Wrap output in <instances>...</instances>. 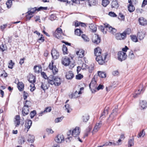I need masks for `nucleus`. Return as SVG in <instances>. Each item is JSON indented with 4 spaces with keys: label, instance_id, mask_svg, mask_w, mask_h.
Masks as SVG:
<instances>
[{
    "label": "nucleus",
    "instance_id": "1",
    "mask_svg": "<svg viewBox=\"0 0 147 147\" xmlns=\"http://www.w3.org/2000/svg\"><path fill=\"white\" fill-rule=\"evenodd\" d=\"M94 53L96 56V60L100 65H102L105 63V60L108 54L107 53H103L102 50L99 47H97L94 50Z\"/></svg>",
    "mask_w": 147,
    "mask_h": 147
},
{
    "label": "nucleus",
    "instance_id": "2",
    "mask_svg": "<svg viewBox=\"0 0 147 147\" xmlns=\"http://www.w3.org/2000/svg\"><path fill=\"white\" fill-rule=\"evenodd\" d=\"M61 81L60 78L53 75H50L48 78V82L51 85L54 84L56 86H59L61 84Z\"/></svg>",
    "mask_w": 147,
    "mask_h": 147
},
{
    "label": "nucleus",
    "instance_id": "3",
    "mask_svg": "<svg viewBox=\"0 0 147 147\" xmlns=\"http://www.w3.org/2000/svg\"><path fill=\"white\" fill-rule=\"evenodd\" d=\"M24 105L22 111V116L23 117H24L28 114L29 112V108L31 106L32 103L29 101L26 100L24 103Z\"/></svg>",
    "mask_w": 147,
    "mask_h": 147
},
{
    "label": "nucleus",
    "instance_id": "4",
    "mask_svg": "<svg viewBox=\"0 0 147 147\" xmlns=\"http://www.w3.org/2000/svg\"><path fill=\"white\" fill-rule=\"evenodd\" d=\"M28 81L32 83L30 85V87L31 88H30V90L32 92L34 90L35 88L34 84V83L36 82L35 77L32 75H30L28 79Z\"/></svg>",
    "mask_w": 147,
    "mask_h": 147
},
{
    "label": "nucleus",
    "instance_id": "5",
    "mask_svg": "<svg viewBox=\"0 0 147 147\" xmlns=\"http://www.w3.org/2000/svg\"><path fill=\"white\" fill-rule=\"evenodd\" d=\"M97 84L94 78L92 79L91 82L89 84V87L90 90L92 93L95 92L96 89Z\"/></svg>",
    "mask_w": 147,
    "mask_h": 147
},
{
    "label": "nucleus",
    "instance_id": "6",
    "mask_svg": "<svg viewBox=\"0 0 147 147\" xmlns=\"http://www.w3.org/2000/svg\"><path fill=\"white\" fill-rule=\"evenodd\" d=\"M117 55L118 59L121 61L126 59L127 57L126 53L123 51H119Z\"/></svg>",
    "mask_w": 147,
    "mask_h": 147
},
{
    "label": "nucleus",
    "instance_id": "7",
    "mask_svg": "<svg viewBox=\"0 0 147 147\" xmlns=\"http://www.w3.org/2000/svg\"><path fill=\"white\" fill-rule=\"evenodd\" d=\"M63 34L62 30L59 28L56 29L53 34L54 36L57 38H62Z\"/></svg>",
    "mask_w": 147,
    "mask_h": 147
},
{
    "label": "nucleus",
    "instance_id": "8",
    "mask_svg": "<svg viewBox=\"0 0 147 147\" xmlns=\"http://www.w3.org/2000/svg\"><path fill=\"white\" fill-rule=\"evenodd\" d=\"M54 62L52 61L51 63H50L49 65L48 68L51 70L54 74H56L58 71V69L55 65H53Z\"/></svg>",
    "mask_w": 147,
    "mask_h": 147
},
{
    "label": "nucleus",
    "instance_id": "9",
    "mask_svg": "<svg viewBox=\"0 0 147 147\" xmlns=\"http://www.w3.org/2000/svg\"><path fill=\"white\" fill-rule=\"evenodd\" d=\"M105 25L106 27L107 30L111 34H114L116 33L117 31L115 29L112 27L108 24L107 23H105Z\"/></svg>",
    "mask_w": 147,
    "mask_h": 147
},
{
    "label": "nucleus",
    "instance_id": "10",
    "mask_svg": "<svg viewBox=\"0 0 147 147\" xmlns=\"http://www.w3.org/2000/svg\"><path fill=\"white\" fill-rule=\"evenodd\" d=\"M61 63L65 66L68 65L70 62L69 58L65 57H63L61 60Z\"/></svg>",
    "mask_w": 147,
    "mask_h": 147
},
{
    "label": "nucleus",
    "instance_id": "11",
    "mask_svg": "<svg viewBox=\"0 0 147 147\" xmlns=\"http://www.w3.org/2000/svg\"><path fill=\"white\" fill-rule=\"evenodd\" d=\"M51 54L53 58L54 59H57L59 56V53L54 48L52 49L51 51Z\"/></svg>",
    "mask_w": 147,
    "mask_h": 147
},
{
    "label": "nucleus",
    "instance_id": "12",
    "mask_svg": "<svg viewBox=\"0 0 147 147\" xmlns=\"http://www.w3.org/2000/svg\"><path fill=\"white\" fill-rule=\"evenodd\" d=\"M92 41L94 43L98 44L100 42V39L98 35L95 34L92 37Z\"/></svg>",
    "mask_w": 147,
    "mask_h": 147
},
{
    "label": "nucleus",
    "instance_id": "13",
    "mask_svg": "<svg viewBox=\"0 0 147 147\" xmlns=\"http://www.w3.org/2000/svg\"><path fill=\"white\" fill-rule=\"evenodd\" d=\"M55 140L58 143H61L64 141V137L63 135L59 134L55 138Z\"/></svg>",
    "mask_w": 147,
    "mask_h": 147
},
{
    "label": "nucleus",
    "instance_id": "14",
    "mask_svg": "<svg viewBox=\"0 0 147 147\" xmlns=\"http://www.w3.org/2000/svg\"><path fill=\"white\" fill-rule=\"evenodd\" d=\"M80 132L79 128L76 127L75 128L72 132V136L73 137H76L78 136Z\"/></svg>",
    "mask_w": 147,
    "mask_h": 147
},
{
    "label": "nucleus",
    "instance_id": "15",
    "mask_svg": "<svg viewBox=\"0 0 147 147\" xmlns=\"http://www.w3.org/2000/svg\"><path fill=\"white\" fill-rule=\"evenodd\" d=\"M102 125V122L101 121H100L99 123H96L92 131V134H94L98 131L101 127Z\"/></svg>",
    "mask_w": 147,
    "mask_h": 147
},
{
    "label": "nucleus",
    "instance_id": "16",
    "mask_svg": "<svg viewBox=\"0 0 147 147\" xmlns=\"http://www.w3.org/2000/svg\"><path fill=\"white\" fill-rule=\"evenodd\" d=\"M138 21L140 24L141 25L144 26L147 24V21L142 17L140 18Z\"/></svg>",
    "mask_w": 147,
    "mask_h": 147
},
{
    "label": "nucleus",
    "instance_id": "17",
    "mask_svg": "<svg viewBox=\"0 0 147 147\" xmlns=\"http://www.w3.org/2000/svg\"><path fill=\"white\" fill-rule=\"evenodd\" d=\"M128 7V10L130 12H132L134 11L135 9V7L133 5V1H131Z\"/></svg>",
    "mask_w": 147,
    "mask_h": 147
},
{
    "label": "nucleus",
    "instance_id": "18",
    "mask_svg": "<svg viewBox=\"0 0 147 147\" xmlns=\"http://www.w3.org/2000/svg\"><path fill=\"white\" fill-rule=\"evenodd\" d=\"M125 37V36L122 33H117L116 34V38L117 39L121 40L124 39Z\"/></svg>",
    "mask_w": 147,
    "mask_h": 147
},
{
    "label": "nucleus",
    "instance_id": "19",
    "mask_svg": "<svg viewBox=\"0 0 147 147\" xmlns=\"http://www.w3.org/2000/svg\"><path fill=\"white\" fill-rule=\"evenodd\" d=\"M115 110H113V112L110 115L109 117L108 118V122L112 121L114 119L115 116L117 115V112L115 111Z\"/></svg>",
    "mask_w": 147,
    "mask_h": 147
},
{
    "label": "nucleus",
    "instance_id": "20",
    "mask_svg": "<svg viewBox=\"0 0 147 147\" xmlns=\"http://www.w3.org/2000/svg\"><path fill=\"white\" fill-rule=\"evenodd\" d=\"M84 89L83 87L81 88L80 89V90L79 92H78L77 91L74 93L72 95V98H76L78 97V95L81 94V91Z\"/></svg>",
    "mask_w": 147,
    "mask_h": 147
},
{
    "label": "nucleus",
    "instance_id": "21",
    "mask_svg": "<svg viewBox=\"0 0 147 147\" xmlns=\"http://www.w3.org/2000/svg\"><path fill=\"white\" fill-rule=\"evenodd\" d=\"M32 122L31 120H27L26 121L25 123V127L28 129L27 131L30 128L32 125Z\"/></svg>",
    "mask_w": 147,
    "mask_h": 147
},
{
    "label": "nucleus",
    "instance_id": "22",
    "mask_svg": "<svg viewBox=\"0 0 147 147\" xmlns=\"http://www.w3.org/2000/svg\"><path fill=\"white\" fill-rule=\"evenodd\" d=\"M20 117L19 115H17L15 118V120L14 121V124L16 127H18L20 124Z\"/></svg>",
    "mask_w": 147,
    "mask_h": 147
},
{
    "label": "nucleus",
    "instance_id": "23",
    "mask_svg": "<svg viewBox=\"0 0 147 147\" xmlns=\"http://www.w3.org/2000/svg\"><path fill=\"white\" fill-rule=\"evenodd\" d=\"M74 77V74L72 71H69L66 73V77L67 79L71 80Z\"/></svg>",
    "mask_w": 147,
    "mask_h": 147
},
{
    "label": "nucleus",
    "instance_id": "24",
    "mask_svg": "<svg viewBox=\"0 0 147 147\" xmlns=\"http://www.w3.org/2000/svg\"><path fill=\"white\" fill-rule=\"evenodd\" d=\"M140 105L142 109H144L147 107V103L145 100L140 101Z\"/></svg>",
    "mask_w": 147,
    "mask_h": 147
},
{
    "label": "nucleus",
    "instance_id": "25",
    "mask_svg": "<svg viewBox=\"0 0 147 147\" xmlns=\"http://www.w3.org/2000/svg\"><path fill=\"white\" fill-rule=\"evenodd\" d=\"M119 6V5L117 0H112L111 3V7L112 8H117Z\"/></svg>",
    "mask_w": 147,
    "mask_h": 147
},
{
    "label": "nucleus",
    "instance_id": "26",
    "mask_svg": "<svg viewBox=\"0 0 147 147\" xmlns=\"http://www.w3.org/2000/svg\"><path fill=\"white\" fill-rule=\"evenodd\" d=\"M84 51L82 50H79L76 52V55L80 58L83 57L84 56Z\"/></svg>",
    "mask_w": 147,
    "mask_h": 147
},
{
    "label": "nucleus",
    "instance_id": "27",
    "mask_svg": "<svg viewBox=\"0 0 147 147\" xmlns=\"http://www.w3.org/2000/svg\"><path fill=\"white\" fill-rule=\"evenodd\" d=\"M28 11L27 12V13H29V15H33V14L36 11H37V8L35 7L34 8H29L28 9Z\"/></svg>",
    "mask_w": 147,
    "mask_h": 147
},
{
    "label": "nucleus",
    "instance_id": "28",
    "mask_svg": "<svg viewBox=\"0 0 147 147\" xmlns=\"http://www.w3.org/2000/svg\"><path fill=\"white\" fill-rule=\"evenodd\" d=\"M17 85L18 88L20 91H22L23 90L24 85L22 82H19Z\"/></svg>",
    "mask_w": 147,
    "mask_h": 147
},
{
    "label": "nucleus",
    "instance_id": "29",
    "mask_svg": "<svg viewBox=\"0 0 147 147\" xmlns=\"http://www.w3.org/2000/svg\"><path fill=\"white\" fill-rule=\"evenodd\" d=\"M137 36L140 40H142L145 37V34L144 32H139Z\"/></svg>",
    "mask_w": 147,
    "mask_h": 147
},
{
    "label": "nucleus",
    "instance_id": "30",
    "mask_svg": "<svg viewBox=\"0 0 147 147\" xmlns=\"http://www.w3.org/2000/svg\"><path fill=\"white\" fill-rule=\"evenodd\" d=\"M89 28L93 32H95L97 30L96 26V24H91L89 25Z\"/></svg>",
    "mask_w": 147,
    "mask_h": 147
},
{
    "label": "nucleus",
    "instance_id": "31",
    "mask_svg": "<svg viewBox=\"0 0 147 147\" xmlns=\"http://www.w3.org/2000/svg\"><path fill=\"white\" fill-rule=\"evenodd\" d=\"M34 137L33 135L29 134L28 137V141L31 143H33L34 142Z\"/></svg>",
    "mask_w": 147,
    "mask_h": 147
},
{
    "label": "nucleus",
    "instance_id": "32",
    "mask_svg": "<svg viewBox=\"0 0 147 147\" xmlns=\"http://www.w3.org/2000/svg\"><path fill=\"white\" fill-rule=\"evenodd\" d=\"M119 144L118 142L115 143L114 142H106L105 144H104V146H108L111 145H119Z\"/></svg>",
    "mask_w": 147,
    "mask_h": 147
},
{
    "label": "nucleus",
    "instance_id": "33",
    "mask_svg": "<svg viewBox=\"0 0 147 147\" xmlns=\"http://www.w3.org/2000/svg\"><path fill=\"white\" fill-rule=\"evenodd\" d=\"M108 114V111L107 109H105L104 112L101 114L100 118L102 119L103 118L105 117Z\"/></svg>",
    "mask_w": 147,
    "mask_h": 147
},
{
    "label": "nucleus",
    "instance_id": "34",
    "mask_svg": "<svg viewBox=\"0 0 147 147\" xmlns=\"http://www.w3.org/2000/svg\"><path fill=\"white\" fill-rule=\"evenodd\" d=\"M65 110L67 111V113H69L71 111L72 109L71 108L69 104H66L65 105Z\"/></svg>",
    "mask_w": 147,
    "mask_h": 147
},
{
    "label": "nucleus",
    "instance_id": "35",
    "mask_svg": "<svg viewBox=\"0 0 147 147\" xmlns=\"http://www.w3.org/2000/svg\"><path fill=\"white\" fill-rule=\"evenodd\" d=\"M25 141V139L23 137L21 136L19 137L18 142L19 144H24Z\"/></svg>",
    "mask_w": 147,
    "mask_h": 147
},
{
    "label": "nucleus",
    "instance_id": "36",
    "mask_svg": "<svg viewBox=\"0 0 147 147\" xmlns=\"http://www.w3.org/2000/svg\"><path fill=\"white\" fill-rule=\"evenodd\" d=\"M135 56L134 53L133 51H131L129 52L128 55V57L131 59H133L135 58Z\"/></svg>",
    "mask_w": 147,
    "mask_h": 147
},
{
    "label": "nucleus",
    "instance_id": "37",
    "mask_svg": "<svg viewBox=\"0 0 147 147\" xmlns=\"http://www.w3.org/2000/svg\"><path fill=\"white\" fill-rule=\"evenodd\" d=\"M34 69L35 73H39L41 70V69L37 65L34 66Z\"/></svg>",
    "mask_w": 147,
    "mask_h": 147
},
{
    "label": "nucleus",
    "instance_id": "38",
    "mask_svg": "<svg viewBox=\"0 0 147 147\" xmlns=\"http://www.w3.org/2000/svg\"><path fill=\"white\" fill-rule=\"evenodd\" d=\"M89 116L86 114L84 115L82 117V120L84 122H87L89 119Z\"/></svg>",
    "mask_w": 147,
    "mask_h": 147
},
{
    "label": "nucleus",
    "instance_id": "39",
    "mask_svg": "<svg viewBox=\"0 0 147 147\" xmlns=\"http://www.w3.org/2000/svg\"><path fill=\"white\" fill-rule=\"evenodd\" d=\"M98 74L99 76L102 78H105L106 77V74L103 72L98 71Z\"/></svg>",
    "mask_w": 147,
    "mask_h": 147
},
{
    "label": "nucleus",
    "instance_id": "40",
    "mask_svg": "<svg viewBox=\"0 0 147 147\" xmlns=\"http://www.w3.org/2000/svg\"><path fill=\"white\" fill-rule=\"evenodd\" d=\"M130 37L131 40L133 42H136L138 41V39L136 35H131Z\"/></svg>",
    "mask_w": 147,
    "mask_h": 147
},
{
    "label": "nucleus",
    "instance_id": "41",
    "mask_svg": "<svg viewBox=\"0 0 147 147\" xmlns=\"http://www.w3.org/2000/svg\"><path fill=\"white\" fill-rule=\"evenodd\" d=\"M109 3V1L108 0H102V5L105 7H106Z\"/></svg>",
    "mask_w": 147,
    "mask_h": 147
},
{
    "label": "nucleus",
    "instance_id": "42",
    "mask_svg": "<svg viewBox=\"0 0 147 147\" xmlns=\"http://www.w3.org/2000/svg\"><path fill=\"white\" fill-rule=\"evenodd\" d=\"M145 133L144 129L141 131L138 135V137L139 138L141 137H143L145 135Z\"/></svg>",
    "mask_w": 147,
    "mask_h": 147
},
{
    "label": "nucleus",
    "instance_id": "43",
    "mask_svg": "<svg viewBox=\"0 0 147 147\" xmlns=\"http://www.w3.org/2000/svg\"><path fill=\"white\" fill-rule=\"evenodd\" d=\"M83 32L80 29H77L75 31V33L76 35L80 36L81 34Z\"/></svg>",
    "mask_w": 147,
    "mask_h": 147
},
{
    "label": "nucleus",
    "instance_id": "44",
    "mask_svg": "<svg viewBox=\"0 0 147 147\" xmlns=\"http://www.w3.org/2000/svg\"><path fill=\"white\" fill-rule=\"evenodd\" d=\"M12 4V1L11 0H8L6 3L7 7L9 8H10Z\"/></svg>",
    "mask_w": 147,
    "mask_h": 147
},
{
    "label": "nucleus",
    "instance_id": "45",
    "mask_svg": "<svg viewBox=\"0 0 147 147\" xmlns=\"http://www.w3.org/2000/svg\"><path fill=\"white\" fill-rule=\"evenodd\" d=\"M89 3L90 6L94 5L96 4V0H89Z\"/></svg>",
    "mask_w": 147,
    "mask_h": 147
},
{
    "label": "nucleus",
    "instance_id": "46",
    "mask_svg": "<svg viewBox=\"0 0 147 147\" xmlns=\"http://www.w3.org/2000/svg\"><path fill=\"white\" fill-rule=\"evenodd\" d=\"M131 33V29L129 28H127L126 30L124 31L123 33L125 36V37H126V35L127 34H129Z\"/></svg>",
    "mask_w": 147,
    "mask_h": 147
},
{
    "label": "nucleus",
    "instance_id": "47",
    "mask_svg": "<svg viewBox=\"0 0 147 147\" xmlns=\"http://www.w3.org/2000/svg\"><path fill=\"white\" fill-rule=\"evenodd\" d=\"M7 49L6 45L5 44H2L0 46V49L2 51H3Z\"/></svg>",
    "mask_w": 147,
    "mask_h": 147
},
{
    "label": "nucleus",
    "instance_id": "48",
    "mask_svg": "<svg viewBox=\"0 0 147 147\" xmlns=\"http://www.w3.org/2000/svg\"><path fill=\"white\" fill-rule=\"evenodd\" d=\"M143 88H141V89L140 88L138 91V92H136V93L134 94L133 95V97L134 98H136L137 97V96L138 95L140 94V90L141 91H142L143 90Z\"/></svg>",
    "mask_w": 147,
    "mask_h": 147
},
{
    "label": "nucleus",
    "instance_id": "49",
    "mask_svg": "<svg viewBox=\"0 0 147 147\" xmlns=\"http://www.w3.org/2000/svg\"><path fill=\"white\" fill-rule=\"evenodd\" d=\"M62 50L64 54H67V49L66 46L64 45H63Z\"/></svg>",
    "mask_w": 147,
    "mask_h": 147
},
{
    "label": "nucleus",
    "instance_id": "50",
    "mask_svg": "<svg viewBox=\"0 0 147 147\" xmlns=\"http://www.w3.org/2000/svg\"><path fill=\"white\" fill-rule=\"evenodd\" d=\"M128 145L129 146H133L134 144V139L132 138L129 140L128 142Z\"/></svg>",
    "mask_w": 147,
    "mask_h": 147
},
{
    "label": "nucleus",
    "instance_id": "51",
    "mask_svg": "<svg viewBox=\"0 0 147 147\" xmlns=\"http://www.w3.org/2000/svg\"><path fill=\"white\" fill-rule=\"evenodd\" d=\"M51 110V108L50 107H46L43 111L44 113H47L50 112Z\"/></svg>",
    "mask_w": 147,
    "mask_h": 147
},
{
    "label": "nucleus",
    "instance_id": "52",
    "mask_svg": "<svg viewBox=\"0 0 147 147\" xmlns=\"http://www.w3.org/2000/svg\"><path fill=\"white\" fill-rule=\"evenodd\" d=\"M82 37L85 41H88L89 38L85 34H83L82 36Z\"/></svg>",
    "mask_w": 147,
    "mask_h": 147
},
{
    "label": "nucleus",
    "instance_id": "53",
    "mask_svg": "<svg viewBox=\"0 0 147 147\" xmlns=\"http://www.w3.org/2000/svg\"><path fill=\"white\" fill-rule=\"evenodd\" d=\"M63 117H58L55 119V122L56 123H58L59 122H61L63 120Z\"/></svg>",
    "mask_w": 147,
    "mask_h": 147
},
{
    "label": "nucleus",
    "instance_id": "54",
    "mask_svg": "<svg viewBox=\"0 0 147 147\" xmlns=\"http://www.w3.org/2000/svg\"><path fill=\"white\" fill-rule=\"evenodd\" d=\"M118 18L121 20H124L125 19V16L122 13H120L119 15Z\"/></svg>",
    "mask_w": 147,
    "mask_h": 147
},
{
    "label": "nucleus",
    "instance_id": "55",
    "mask_svg": "<svg viewBox=\"0 0 147 147\" xmlns=\"http://www.w3.org/2000/svg\"><path fill=\"white\" fill-rule=\"evenodd\" d=\"M36 111L35 110H34L33 111H31L30 113L31 118H33L34 116L36 114Z\"/></svg>",
    "mask_w": 147,
    "mask_h": 147
},
{
    "label": "nucleus",
    "instance_id": "56",
    "mask_svg": "<svg viewBox=\"0 0 147 147\" xmlns=\"http://www.w3.org/2000/svg\"><path fill=\"white\" fill-rule=\"evenodd\" d=\"M41 88L42 89L44 90L48 89L47 87V85L45 84L42 83L41 86Z\"/></svg>",
    "mask_w": 147,
    "mask_h": 147
},
{
    "label": "nucleus",
    "instance_id": "57",
    "mask_svg": "<svg viewBox=\"0 0 147 147\" xmlns=\"http://www.w3.org/2000/svg\"><path fill=\"white\" fill-rule=\"evenodd\" d=\"M14 65V63L12 62V61L11 60L9 63L8 67L10 69H12L13 67V66Z\"/></svg>",
    "mask_w": 147,
    "mask_h": 147
},
{
    "label": "nucleus",
    "instance_id": "58",
    "mask_svg": "<svg viewBox=\"0 0 147 147\" xmlns=\"http://www.w3.org/2000/svg\"><path fill=\"white\" fill-rule=\"evenodd\" d=\"M40 36H41V37H40V38H39L38 39V41L40 43L42 42H43L45 40L44 39V37H42V36H43L41 34L40 35Z\"/></svg>",
    "mask_w": 147,
    "mask_h": 147
},
{
    "label": "nucleus",
    "instance_id": "59",
    "mask_svg": "<svg viewBox=\"0 0 147 147\" xmlns=\"http://www.w3.org/2000/svg\"><path fill=\"white\" fill-rule=\"evenodd\" d=\"M83 75L80 74H79L76 75V78L78 80H80L83 78Z\"/></svg>",
    "mask_w": 147,
    "mask_h": 147
},
{
    "label": "nucleus",
    "instance_id": "60",
    "mask_svg": "<svg viewBox=\"0 0 147 147\" xmlns=\"http://www.w3.org/2000/svg\"><path fill=\"white\" fill-rule=\"evenodd\" d=\"M105 24H104V26H99V28L101 30V31L103 32L104 33V31L105 29V28H106V27L105 26Z\"/></svg>",
    "mask_w": 147,
    "mask_h": 147
},
{
    "label": "nucleus",
    "instance_id": "61",
    "mask_svg": "<svg viewBox=\"0 0 147 147\" xmlns=\"http://www.w3.org/2000/svg\"><path fill=\"white\" fill-rule=\"evenodd\" d=\"M47 131L48 134H53L54 131L51 128H47L46 129Z\"/></svg>",
    "mask_w": 147,
    "mask_h": 147
},
{
    "label": "nucleus",
    "instance_id": "62",
    "mask_svg": "<svg viewBox=\"0 0 147 147\" xmlns=\"http://www.w3.org/2000/svg\"><path fill=\"white\" fill-rule=\"evenodd\" d=\"M23 96L24 97V100H26L28 96V94L25 91L23 92Z\"/></svg>",
    "mask_w": 147,
    "mask_h": 147
},
{
    "label": "nucleus",
    "instance_id": "63",
    "mask_svg": "<svg viewBox=\"0 0 147 147\" xmlns=\"http://www.w3.org/2000/svg\"><path fill=\"white\" fill-rule=\"evenodd\" d=\"M112 74L114 76H117L119 75V72L118 70H115L113 71L112 73Z\"/></svg>",
    "mask_w": 147,
    "mask_h": 147
},
{
    "label": "nucleus",
    "instance_id": "64",
    "mask_svg": "<svg viewBox=\"0 0 147 147\" xmlns=\"http://www.w3.org/2000/svg\"><path fill=\"white\" fill-rule=\"evenodd\" d=\"M147 4V0H143L142 5V7H144Z\"/></svg>",
    "mask_w": 147,
    "mask_h": 147
}]
</instances>
